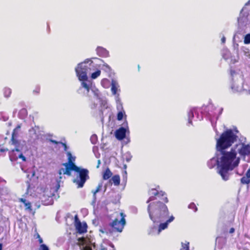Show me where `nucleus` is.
<instances>
[{
  "label": "nucleus",
  "instance_id": "obj_1",
  "mask_svg": "<svg viewBox=\"0 0 250 250\" xmlns=\"http://www.w3.org/2000/svg\"><path fill=\"white\" fill-rule=\"evenodd\" d=\"M238 131L228 129L223 133L219 139H217L216 149L219 161V174L222 179L227 181L229 179L230 171L237 167L240 163V158L236 157L235 152L232 148L230 151L225 149L230 146L236 141Z\"/></svg>",
  "mask_w": 250,
  "mask_h": 250
},
{
  "label": "nucleus",
  "instance_id": "obj_2",
  "mask_svg": "<svg viewBox=\"0 0 250 250\" xmlns=\"http://www.w3.org/2000/svg\"><path fill=\"white\" fill-rule=\"evenodd\" d=\"M96 69H97L96 64L91 60L88 59L79 63L75 68L76 75L81 82V86L78 90L79 92H83L84 94L88 95L91 91L94 95L93 98L90 99L91 103L90 106L92 109H95L97 107V103L96 104L95 101L101 102L104 105L106 103L105 101L101 97L99 90L93 84L91 81L88 80L87 77V74H90L92 71Z\"/></svg>",
  "mask_w": 250,
  "mask_h": 250
},
{
  "label": "nucleus",
  "instance_id": "obj_3",
  "mask_svg": "<svg viewBox=\"0 0 250 250\" xmlns=\"http://www.w3.org/2000/svg\"><path fill=\"white\" fill-rule=\"evenodd\" d=\"M68 162L63 165L64 168H62L59 170V174H66L68 176L71 175V171L73 170L77 172V178L73 180V182L78 185V188H82L83 186L87 179L88 178V170L84 168H80L75 165L74 162L75 157L73 156L70 152H67Z\"/></svg>",
  "mask_w": 250,
  "mask_h": 250
},
{
  "label": "nucleus",
  "instance_id": "obj_4",
  "mask_svg": "<svg viewBox=\"0 0 250 250\" xmlns=\"http://www.w3.org/2000/svg\"><path fill=\"white\" fill-rule=\"evenodd\" d=\"M149 218L154 223L165 221L168 215L166 205L160 202L150 203L147 207Z\"/></svg>",
  "mask_w": 250,
  "mask_h": 250
},
{
  "label": "nucleus",
  "instance_id": "obj_5",
  "mask_svg": "<svg viewBox=\"0 0 250 250\" xmlns=\"http://www.w3.org/2000/svg\"><path fill=\"white\" fill-rule=\"evenodd\" d=\"M230 74L232 77V83L230 87L233 92H244L246 94H250V89L245 88L247 84H242V78L239 74L231 70Z\"/></svg>",
  "mask_w": 250,
  "mask_h": 250
},
{
  "label": "nucleus",
  "instance_id": "obj_6",
  "mask_svg": "<svg viewBox=\"0 0 250 250\" xmlns=\"http://www.w3.org/2000/svg\"><path fill=\"white\" fill-rule=\"evenodd\" d=\"M116 214V218L110 224V226L114 230L121 232L125 225V215L123 212H117Z\"/></svg>",
  "mask_w": 250,
  "mask_h": 250
},
{
  "label": "nucleus",
  "instance_id": "obj_7",
  "mask_svg": "<svg viewBox=\"0 0 250 250\" xmlns=\"http://www.w3.org/2000/svg\"><path fill=\"white\" fill-rule=\"evenodd\" d=\"M233 151L235 154L239 153L241 156H245L250 155V144L246 145L243 143H239L232 147Z\"/></svg>",
  "mask_w": 250,
  "mask_h": 250
},
{
  "label": "nucleus",
  "instance_id": "obj_8",
  "mask_svg": "<svg viewBox=\"0 0 250 250\" xmlns=\"http://www.w3.org/2000/svg\"><path fill=\"white\" fill-rule=\"evenodd\" d=\"M75 226L79 233H83L86 231L87 226L86 223H81L77 215L75 216Z\"/></svg>",
  "mask_w": 250,
  "mask_h": 250
},
{
  "label": "nucleus",
  "instance_id": "obj_9",
  "mask_svg": "<svg viewBox=\"0 0 250 250\" xmlns=\"http://www.w3.org/2000/svg\"><path fill=\"white\" fill-rule=\"evenodd\" d=\"M219 161L220 160H219L218 158V150H217L215 156L208 161L207 165L209 168H212L216 166H217L218 172H219Z\"/></svg>",
  "mask_w": 250,
  "mask_h": 250
},
{
  "label": "nucleus",
  "instance_id": "obj_10",
  "mask_svg": "<svg viewBox=\"0 0 250 250\" xmlns=\"http://www.w3.org/2000/svg\"><path fill=\"white\" fill-rule=\"evenodd\" d=\"M174 219V217L173 216H171L168 219H166V222L164 223H161L160 224L158 230L155 233H154V234L158 235L160 234L161 231L167 228L168 225L169 223L172 222Z\"/></svg>",
  "mask_w": 250,
  "mask_h": 250
},
{
  "label": "nucleus",
  "instance_id": "obj_11",
  "mask_svg": "<svg viewBox=\"0 0 250 250\" xmlns=\"http://www.w3.org/2000/svg\"><path fill=\"white\" fill-rule=\"evenodd\" d=\"M222 56L224 59L229 61L231 63H234L237 62V59L234 56H232L230 51L228 49H225L223 50Z\"/></svg>",
  "mask_w": 250,
  "mask_h": 250
},
{
  "label": "nucleus",
  "instance_id": "obj_12",
  "mask_svg": "<svg viewBox=\"0 0 250 250\" xmlns=\"http://www.w3.org/2000/svg\"><path fill=\"white\" fill-rule=\"evenodd\" d=\"M21 128V125H18L17 127L14 129L12 135V138L11 140V142L12 145H13L15 146H17V145L18 144L19 142L17 140V138L19 135V133L20 130V129Z\"/></svg>",
  "mask_w": 250,
  "mask_h": 250
},
{
  "label": "nucleus",
  "instance_id": "obj_13",
  "mask_svg": "<svg viewBox=\"0 0 250 250\" xmlns=\"http://www.w3.org/2000/svg\"><path fill=\"white\" fill-rule=\"evenodd\" d=\"M39 127L36 126L29 129V134L31 142L34 141L39 138Z\"/></svg>",
  "mask_w": 250,
  "mask_h": 250
},
{
  "label": "nucleus",
  "instance_id": "obj_14",
  "mask_svg": "<svg viewBox=\"0 0 250 250\" xmlns=\"http://www.w3.org/2000/svg\"><path fill=\"white\" fill-rule=\"evenodd\" d=\"M127 130L124 127H121L117 129L115 133V137L119 140H122L125 138Z\"/></svg>",
  "mask_w": 250,
  "mask_h": 250
},
{
  "label": "nucleus",
  "instance_id": "obj_15",
  "mask_svg": "<svg viewBox=\"0 0 250 250\" xmlns=\"http://www.w3.org/2000/svg\"><path fill=\"white\" fill-rule=\"evenodd\" d=\"M149 194L150 195H151V196L149 198V199L147 201V202H146L147 203H148L149 202L155 200V196H163L164 195L165 193L162 191H160L159 192L157 191H156L155 189H152L151 190L149 191Z\"/></svg>",
  "mask_w": 250,
  "mask_h": 250
},
{
  "label": "nucleus",
  "instance_id": "obj_16",
  "mask_svg": "<svg viewBox=\"0 0 250 250\" xmlns=\"http://www.w3.org/2000/svg\"><path fill=\"white\" fill-rule=\"evenodd\" d=\"M119 87L120 86L117 81L115 80L112 79L111 81V90L113 95H115V97L118 94L117 93V91H120Z\"/></svg>",
  "mask_w": 250,
  "mask_h": 250
},
{
  "label": "nucleus",
  "instance_id": "obj_17",
  "mask_svg": "<svg viewBox=\"0 0 250 250\" xmlns=\"http://www.w3.org/2000/svg\"><path fill=\"white\" fill-rule=\"evenodd\" d=\"M97 54L102 57H107L109 56L108 51L105 48L99 46L96 49Z\"/></svg>",
  "mask_w": 250,
  "mask_h": 250
},
{
  "label": "nucleus",
  "instance_id": "obj_18",
  "mask_svg": "<svg viewBox=\"0 0 250 250\" xmlns=\"http://www.w3.org/2000/svg\"><path fill=\"white\" fill-rule=\"evenodd\" d=\"M18 152H20V150L18 148H15L10 152L9 158L11 161H14L17 160L19 158Z\"/></svg>",
  "mask_w": 250,
  "mask_h": 250
},
{
  "label": "nucleus",
  "instance_id": "obj_19",
  "mask_svg": "<svg viewBox=\"0 0 250 250\" xmlns=\"http://www.w3.org/2000/svg\"><path fill=\"white\" fill-rule=\"evenodd\" d=\"M222 110H223L222 108H220V109H218L217 110V111L216 112H215L214 113H209V115L210 116V120L211 122L212 125H213V121L214 120H217L218 119L219 115H220L221 114Z\"/></svg>",
  "mask_w": 250,
  "mask_h": 250
},
{
  "label": "nucleus",
  "instance_id": "obj_20",
  "mask_svg": "<svg viewBox=\"0 0 250 250\" xmlns=\"http://www.w3.org/2000/svg\"><path fill=\"white\" fill-rule=\"evenodd\" d=\"M10 193L9 188L4 185H0V196H7Z\"/></svg>",
  "mask_w": 250,
  "mask_h": 250
},
{
  "label": "nucleus",
  "instance_id": "obj_21",
  "mask_svg": "<svg viewBox=\"0 0 250 250\" xmlns=\"http://www.w3.org/2000/svg\"><path fill=\"white\" fill-rule=\"evenodd\" d=\"M225 238L221 237H218L216 239V245H218L219 248H222L225 243Z\"/></svg>",
  "mask_w": 250,
  "mask_h": 250
},
{
  "label": "nucleus",
  "instance_id": "obj_22",
  "mask_svg": "<svg viewBox=\"0 0 250 250\" xmlns=\"http://www.w3.org/2000/svg\"><path fill=\"white\" fill-rule=\"evenodd\" d=\"M115 100L117 104V109L119 111H123V107L122 105V103L121 102V99L119 98V94H118L116 97Z\"/></svg>",
  "mask_w": 250,
  "mask_h": 250
},
{
  "label": "nucleus",
  "instance_id": "obj_23",
  "mask_svg": "<svg viewBox=\"0 0 250 250\" xmlns=\"http://www.w3.org/2000/svg\"><path fill=\"white\" fill-rule=\"evenodd\" d=\"M196 108H193L191 109L188 113V124H191V118L194 116V113H196Z\"/></svg>",
  "mask_w": 250,
  "mask_h": 250
},
{
  "label": "nucleus",
  "instance_id": "obj_24",
  "mask_svg": "<svg viewBox=\"0 0 250 250\" xmlns=\"http://www.w3.org/2000/svg\"><path fill=\"white\" fill-rule=\"evenodd\" d=\"M99 67L107 72H110L111 71L110 67L107 63L103 62V64H99Z\"/></svg>",
  "mask_w": 250,
  "mask_h": 250
},
{
  "label": "nucleus",
  "instance_id": "obj_25",
  "mask_svg": "<svg viewBox=\"0 0 250 250\" xmlns=\"http://www.w3.org/2000/svg\"><path fill=\"white\" fill-rule=\"evenodd\" d=\"M111 180L115 186H118L120 183V178L119 175H115L112 177Z\"/></svg>",
  "mask_w": 250,
  "mask_h": 250
},
{
  "label": "nucleus",
  "instance_id": "obj_26",
  "mask_svg": "<svg viewBox=\"0 0 250 250\" xmlns=\"http://www.w3.org/2000/svg\"><path fill=\"white\" fill-rule=\"evenodd\" d=\"M112 172L109 168H107L103 174V179L107 180L112 176Z\"/></svg>",
  "mask_w": 250,
  "mask_h": 250
},
{
  "label": "nucleus",
  "instance_id": "obj_27",
  "mask_svg": "<svg viewBox=\"0 0 250 250\" xmlns=\"http://www.w3.org/2000/svg\"><path fill=\"white\" fill-rule=\"evenodd\" d=\"M103 182L99 183L96 189L95 190L92 191V193H93V197H94V199H96V194L97 192H99L101 190V189L103 187Z\"/></svg>",
  "mask_w": 250,
  "mask_h": 250
},
{
  "label": "nucleus",
  "instance_id": "obj_28",
  "mask_svg": "<svg viewBox=\"0 0 250 250\" xmlns=\"http://www.w3.org/2000/svg\"><path fill=\"white\" fill-rule=\"evenodd\" d=\"M3 94L4 97L8 98L11 94V89L8 87H5L3 89Z\"/></svg>",
  "mask_w": 250,
  "mask_h": 250
},
{
  "label": "nucleus",
  "instance_id": "obj_29",
  "mask_svg": "<svg viewBox=\"0 0 250 250\" xmlns=\"http://www.w3.org/2000/svg\"><path fill=\"white\" fill-rule=\"evenodd\" d=\"M93 71H91V73L90 74H91V78L92 79H95L98 78L101 74V71L100 70H97L96 71L94 72H92Z\"/></svg>",
  "mask_w": 250,
  "mask_h": 250
},
{
  "label": "nucleus",
  "instance_id": "obj_30",
  "mask_svg": "<svg viewBox=\"0 0 250 250\" xmlns=\"http://www.w3.org/2000/svg\"><path fill=\"white\" fill-rule=\"evenodd\" d=\"M241 182L243 184H249L250 183V177L246 176H243L241 179Z\"/></svg>",
  "mask_w": 250,
  "mask_h": 250
},
{
  "label": "nucleus",
  "instance_id": "obj_31",
  "mask_svg": "<svg viewBox=\"0 0 250 250\" xmlns=\"http://www.w3.org/2000/svg\"><path fill=\"white\" fill-rule=\"evenodd\" d=\"M189 242L182 243V248L180 250H189Z\"/></svg>",
  "mask_w": 250,
  "mask_h": 250
},
{
  "label": "nucleus",
  "instance_id": "obj_32",
  "mask_svg": "<svg viewBox=\"0 0 250 250\" xmlns=\"http://www.w3.org/2000/svg\"><path fill=\"white\" fill-rule=\"evenodd\" d=\"M125 114V112L124 110L119 111L117 114V120L119 121L122 120Z\"/></svg>",
  "mask_w": 250,
  "mask_h": 250
},
{
  "label": "nucleus",
  "instance_id": "obj_33",
  "mask_svg": "<svg viewBox=\"0 0 250 250\" xmlns=\"http://www.w3.org/2000/svg\"><path fill=\"white\" fill-rule=\"evenodd\" d=\"M7 151L8 149L7 148H0V157L4 156Z\"/></svg>",
  "mask_w": 250,
  "mask_h": 250
},
{
  "label": "nucleus",
  "instance_id": "obj_34",
  "mask_svg": "<svg viewBox=\"0 0 250 250\" xmlns=\"http://www.w3.org/2000/svg\"><path fill=\"white\" fill-rule=\"evenodd\" d=\"M244 43L249 44L250 43V34L246 35L244 38Z\"/></svg>",
  "mask_w": 250,
  "mask_h": 250
},
{
  "label": "nucleus",
  "instance_id": "obj_35",
  "mask_svg": "<svg viewBox=\"0 0 250 250\" xmlns=\"http://www.w3.org/2000/svg\"><path fill=\"white\" fill-rule=\"evenodd\" d=\"M100 235L103 237H104V234H105L106 235H108V232L106 230V229H100Z\"/></svg>",
  "mask_w": 250,
  "mask_h": 250
},
{
  "label": "nucleus",
  "instance_id": "obj_36",
  "mask_svg": "<svg viewBox=\"0 0 250 250\" xmlns=\"http://www.w3.org/2000/svg\"><path fill=\"white\" fill-rule=\"evenodd\" d=\"M25 209L29 211L32 210L31 209V203L29 202H27L25 205Z\"/></svg>",
  "mask_w": 250,
  "mask_h": 250
},
{
  "label": "nucleus",
  "instance_id": "obj_37",
  "mask_svg": "<svg viewBox=\"0 0 250 250\" xmlns=\"http://www.w3.org/2000/svg\"><path fill=\"white\" fill-rule=\"evenodd\" d=\"M39 250H49L48 247L45 244L41 245Z\"/></svg>",
  "mask_w": 250,
  "mask_h": 250
},
{
  "label": "nucleus",
  "instance_id": "obj_38",
  "mask_svg": "<svg viewBox=\"0 0 250 250\" xmlns=\"http://www.w3.org/2000/svg\"><path fill=\"white\" fill-rule=\"evenodd\" d=\"M97 136L96 135H93L90 138L92 144H95L96 143L97 141Z\"/></svg>",
  "mask_w": 250,
  "mask_h": 250
},
{
  "label": "nucleus",
  "instance_id": "obj_39",
  "mask_svg": "<svg viewBox=\"0 0 250 250\" xmlns=\"http://www.w3.org/2000/svg\"><path fill=\"white\" fill-rule=\"evenodd\" d=\"M188 208L190 209H194V211H196L197 210V207L193 203H191L188 205Z\"/></svg>",
  "mask_w": 250,
  "mask_h": 250
},
{
  "label": "nucleus",
  "instance_id": "obj_40",
  "mask_svg": "<svg viewBox=\"0 0 250 250\" xmlns=\"http://www.w3.org/2000/svg\"><path fill=\"white\" fill-rule=\"evenodd\" d=\"M19 158L21 159L22 161H26V158L23 155V154L21 152H18V156Z\"/></svg>",
  "mask_w": 250,
  "mask_h": 250
},
{
  "label": "nucleus",
  "instance_id": "obj_41",
  "mask_svg": "<svg viewBox=\"0 0 250 250\" xmlns=\"http://www.w3.org/2000/svg\"><path fill=\"white\" fill-rule=\"evenodd\" d=\"M36 238L37 239H39V242L40 244H41V245H42L43 244H42L43 243V240L42 239L40 235H39V233H37L36 235Z\"/></svg>",
  "mask_w": 250,
  "mask_h": 250
},
{
  "label": "nucleus",
  "instance_id": "obj_42",
  "mask_svg": "<svg viewBox=\"0 0 250 250\" xmlns=\"http://www.w3.org/2000/svg\"><path fill=\"white\" fill-rule=\"evenodd\" d=\"M131 157L132 156H131L130 154L129 153L125 158L126 161L127 162H129L131 159Z\"/></svg>",
  "mask_w": 250,
  "mask_h": 250
},
{
  "label": "nucleus",
  "instance_id": "obj_43",
  "mask_svg": "<svg viewBox=\"0 0 250 250\" xmlns=\"http://www.w3.org/2000/svg\"><path fill=\"white\" fill-rule=\"evenodd\" d=\"M40 91V88L36 87L35 90H33V93L35 94H38Z\"/></svg>",
  "mask_w": 250,
  "mask_h": 250
},
{
  "label": "nucleus",
  "instance_id": "obj_44",
  "mask_svg": "<svg viewBox=\"0 0 250 250\" xmlns=\"http://www.w3.org/2000/svg\"><path fill=\"white\" fill-rule=\"evenodd\" d=\"M242 84H247V86H245V88H246L248 89H250V83L245 82V83H242Z\"/></svg>",
  "mask_w": 250,
  "mask_h": 250
},
{
  "label": "nucleus",
  "instance_id": "obj_45",
  "mask_svg": "<svg viewBox=\"0 0 250 250\" xmlns=\"http://www.w3.org/2000/svg\"><path fill=\"white\" fill-rule=\"evenodd\" d=\"M20 201L21 202H22L24 204V205H25L27 202V201L25 199L23 198L20 199Z\"/></svg>",
  "mask_w": 250,
  "mask_h": 250
},
{
  "label": "nucleus",
  "instance_id": "obj_46",
  "mask_svg": "<svg viewBox=\"0 0 250 250\" xmlns=\"http://www.w3.org/2000/svg\"><path fill=\"white\" fill-rule=\"evenodd\" d=\"M5 183L6 181L0 177V185H3V184H5Z\"/></svg>",
  "mask_w": 250,
  "mask_h": 250
},
{
  "label": "nucleus",
  "instance_id": "obj_47",
  "mask_svg": "<svg viewBox=\"0 0 250 250\" xmlns=\"http://www.w3.org/2000/svg\"><path fill=\"white\" fill-rule=\"evenodd\" d=\"M62 144L63 146V147H64V150L66 151L67 149V147L65 143H62Z\"/></svg>",
  "mask_w": 250,
  "mask_h": 250
},
{
  "label": "nucleus",
  "instance_id": "obj_48",
  "mask_svg": "<svg viewBox=\"0 0 250 250\" xmlns=\"http://www.w3.org/2000/svg\"><path fill=\"white\" fill-rule=\"evenodd\" d=\"M246 175L249 177H250V168L248 169L246 173Z\"/></svg>",
  "mask_w": 250,
  "mask_h": 250
},
{
  "label": "nucleus",
  "instance_id": "obj_49",
  "mask_svg": "<svg viewBox=\"0 0 250 250\" xmlns=\"http://www.w3.org/2000/svg\"><path fill=\"white\" fill-rule=\"evenodd\" d=\"M221 42L223 43H224L226 42V38L223 36L221 39Z\"/></svg>",
  "mask_w": 250,
  "mask_h": 250
},
{
  "label": "nucleus",
  "instance_id": "obj_50",
  "mask_svg": "<svg viewBox=\"0 0 250 250\" xmlns=\"http://www.w3.org/2000/svg\"><path fill=\"white\" fill-rule=\"evenodd\" d=\"M123 177H124V179H125V180H126V178H127V172H126V171H125V174L123 175Z\"/></svg>",
  "mask_w": 250,
  "mask_h": 250
},
{
  "label": "nucleus",
  "instance_id": "obj_51",
  "mask_svg": "<svg viewBox=\"0 0 250 250\" xmlns=\"http://www.w3.org/2000/svg\"><path fill=\"white\" fill-rule=\"evenodd\" d=\"M234 230H235L234 229L232 228H231L230 229L229 232L230 233H233L234 232Z\"/></svg>",
  "mask_w": 250,
  "mask_h": 250
},
{
  "label": "nucleus",
  "instance_id": "obj_52",
  "mask_svg": "<svg viewBox=\"0 0 250 250\" xmlns=\"http://www.w3.org/2000/svg\"><path fill=\"white\" fill-rule=\"evenodd\" d=\"M242 20H243V18H239L238 19V22L239 24L241 23V22Z\"/></svg>",
  "mask_w": 250,
  "mask_h": 250
},
{
  "label": "nucleus",
  "instance_id": "obj_53",
  "mask_svg": "<svg viewBox=\"0 0 250 250\" xmlns=\"http://www.w3.org/2000/svg\"><path fill=\"white\" fill-rule=\"evenodd\" d=\"M101 164V161L100 160L98 161V165L97 166V167L98 168L100 166V165Z\"/></svg>",
  "mask_w": 250,
  "mask_h": 250
},
{
  "label": "nucleus",
  "instance_id": "obj_54",
  "mask_svg": "<svg viewBox=\"0 0 250 250\" xmlns=\"http://www.w3.org/2000/svg\"><path fill=\"white\" fill-rule=\"evenodd\" d=\"M51 142H52L53 143L55 144H57L58 143L56 141H55V140H51Z\"/></svg>",
  "mask_w": 250,
  "mask_h": 250
},
{
  "label": "nucleus",
  "instance_id": "obj_55",
  "mask_svg": "<svg viewBox=\"0 0 250 250\" xmlns=\"http://www.w3.org/2000/svg\"><path fill=\"white\" fill-rule=\"evenodd\" d=\"M2 244L1 243H0V250H2Z\"/></svg>",
  "mask_w": 250,
  "mask_h": 250
},
{
  "label": "nucleus",
  "instance_id": "obj_56",
  "mask_svg": "<svg viewBox=\"0 0 250 250\" xmlns=\"http://www.w3.org/2000/svg\"><path fill=\"white\" fill-rule=\"evenodd\" d=\"M250 4V0H249L246 4V5Z\"/></svg>",
  "mask_w": 250,
  "mask_h": 250
},
{
  "label": "nucleus",
  "instance_id": "obj_57",
  "mask_svg": "<svg viewBox=\"0 0 250 250\" xmlns=\"http://www.w3.org/2000/svg\"><path fill=\"white\" fill-rule=\"evenodd\" d=\"M107 79H104V80H103L102 81V83H103L105 81H107Z\"/></svg>",
  "mask_w": 250,
  "mask_h": 250
},
{
  "label": "nucleus",
  "instance_id": "obj_58",
  "mask_svg": "<svg viewBox=\"0 0 250 250\" xmlns=\"http://www.w3.org/2000/svg\"><path fill=\"white\" fill-rule=\"evenodd\" d=\"M165 202H166V203H167V202H168V200H167V197H165Z\"/></svg>",
  "mask_w": 250,
  "mask_h": 250
},
{
  "label": "nucleus",
  "instance_id": "obj_59",
  "mask_svg": "<svg viewBox=\"0 0 250 250\" xmlns=\"http://www.w3.org/2000/svg\"><path fill=\"white\" fill-rule=\"evenodd\" d=\"M21 112H26V110L25 109H22L21 110Z\"/></svg>",
  "mask_w": 250,
  "mask_h": 250
},
{
  "label": "nucleus",
  "instance_id": "obj_60",
  "mask_svg": "<svg viewBox=\"0 0 250 250\" xmlns=\"http://www.w3.org/2000/svg\"><path fill=\"white\" fill-rule=\"evenodd\" d=\"M97 60H98V61H101V62H103V61H102V60H101V59H97Z\"/></svg>",
  "mask_w": 250,
  "mask_h": 250
},
{
  "label": "nucleus",
  "instance_id": "obj_61",
  "mask_svg": "<svg viewBox=\"0 0 250 250\" xmlns=\"http://www.w3.org/2000/svg\"><path fill=\"white\" fill-rule=\"evenodd\" d=\"M124 167H125V168H126V165H124Z\"/></svg>",
  "mask_w": 250,
  "mask_h": 250
},
{
  "label": "nucleus",
  "instance_id": "obj_62",
  "mask_svg": "<svg viewBox=\"0 0 250 250\" xmlns=\"http://www.w3.org/2000/svg\"><path fill=\"white\" fill-rule=\"evenodd\" d=\"M214 130H215L216 132L218 134L217 131L214 128Z\"/></svg>",
  "mask_w": 250,
  "mask_h": 250
},
{
  "label": "nucleus",
  "instance_id": "obj_63",
  "mask_svg": "<svg viewBox=\"0 0 250 250\" xmlns=\"http://www.w3.org/2000/svg\"><path fill=\"white\" fill-rule=\"evenodd\" d=\"M60 187V185L58 184V188H59Z\"/></svg>",
  "mask_w": 250,
  "mask_h": 250
},
{
  "label": "nucleus",
  "instance_id": "obj_64",
  "mask_svg": "<svg viewBox=\"0 0 250 250\" xmlns=\"http://www.w3.org/2000/svg\"><path fill=\"white\" fill-rule=\"evenodd\" d=\"M34 174H35V173H34V172H33V174H32V176H34Z\"/></svg>",
  "mask_w": 250,
  "mask_h": 250
}]
</instances>
